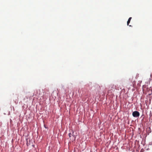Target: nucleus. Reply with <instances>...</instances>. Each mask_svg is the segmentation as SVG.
Returning <instances> with one entry per match:
<instances>
[{"label":"nucleus","instance_id":"f257e3e1","mask_svg":"<svg viewBox=\"0 0 152 152\" xmlns=\"http://www.w3.org/2000/svg\"><path fill=\"white\" fill-rule=\"evenodd\" d=\"M132 115L134 117L137 118L140 115V113L137 111H135L132 113Z\"/></svg>","mask_w":152,"mask_h":152},{"label":"nucleus","instance_id":"f03ea898","mask_svg":"<svg viewBox=\"0 0 152 152\" xmlns=\"http://www.w3.org/2000/svg\"><path fill=\"white\" fill-rule=\"evenodd\" d=\"M131 19H132L131 17H130L129 18V19L127 22V24L128 26L129 25V23L130 22V20H131Z\"/></svg>","mask_w":152,"mask_h":152},{"label":"nucleus","instance_id":"7ed1b4c3","mask_svg":"<svg viewBox=\"0 0 152 152\" xmlns=\"http://www.w3.org/2000/svg\"><path fill=\"white\" fill-rule=\"evenodd\" d=\"M72 134L71 133H69V137H70L71 136Z\"/></svg>","mask_w":152,"mask_h":152},{"label":"nucleus","instance_id":"20e7f679","mask_svg":"<svg viewBox=\"0 0 152 152\" xmlns=\"http://www.w3.org/2000/svg\"><path fill=\"white\" fill-rule=\"evenodd\" d=\"M150 76H151V77L152 79V73L150 75Z\"/></svg>","mask_w":152,"mask_h":152}]
</instances>
